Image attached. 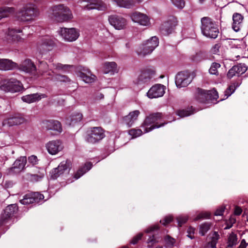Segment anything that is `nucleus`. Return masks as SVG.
Instances as JSON below:
<instances>
[{"instance_id": "f704fd0d", "label": "nucleus", "mask_w": 248, "mask_h": 248, "mask_svg": "<svg viewBox=\"0 0 248 248\" xmlns=\"http://www.w3.org/2000/svg\"><path fill=\"white\" fill-rule=\"evenodd\" d=\"M54 68L59 72H66L69 70L71 67L70 65L62 64L60 63H53Z\"/></svg>"}, {"instance_id": "39448f33", "label": "nucleus", "mask_w": 248, "mask_h": 248, "mask_svg": "<svg viewBox=\"0 0 248 248\" xmlns=\"http://www.w3.org/2000/svg\"><path fill=\"white\" fill-rule=\"evenodd\" d=\"M19 16H21V20L28 21L33 19L39 15V11L35 5L27 4L20 12Z\"/></svg>"}, {"instance_id": "7ed1b4c3", "label": "nucleus", "mask_w": 248, "mask_h": 248, "mask_svg": "<svg viewBox=\"0 0 248 248\" xmlns=\"http://www.w3.org/2000/svg\"><path fill=\"white\" fill-rule=\"evenodd\" d=\"M52 15L54 19L60 22L67 21L73 18L70 9L63 5L54 6L52 8Z\"/></svg>"}, {"instance_id": "f03ea898", "label": "nucleus", "mask_w": 248, "mask_h": 248, "mask_svg": "<svg viewBox=\"0 0 248 248\" xmlns=\"http://www.w3.org/2000/svg\"><path fill=\"white\" fill-rule=\"evenodd\" d=\"M162 118L161 113H152L147 116L142 124V127L144 128V132L148 133L152 130L164 126L166 123L158 124Z\"/></svg>"}, {"instance_id": "473e14b6", "label": "nucleus", "mask_w": 248, "mask_h": 248, "mask_svg": "<svg viewBox=\"0 0 248 248\" xmlns=\"http://www.w3.org/2000/svg\"><path fill=\"white\" fill-rule=\"evenodd\" d=\"M15 9L13 7H4L0 8V20L9 16L14 14Z\"/></svg>"}, {"instance_id": "2eb2a0df", "label": "nucleus", "mask_w": 248, "mask_h": 248, "mask_svg": "<svg viewBox=\"0 0 248 248\" xmlns=\"http://www.w3.org/2000/svg\"><path fill=\"white\" fill-rule=\"evenodd\" d=\"M46 146L47 152L51 155H57L63 148L62 142L59 140L50 141L46 143Z\"/></svg>"}, {"instance_id": "393cba45", "label": "nucleus", "mask_w": 248, "mask_h": 248, "mask_svg": "<svg viewBox=\"0 0 248 248\" xmlns=\"http://www.w3.org/2000/svg\"><path fill=\"white\" fill-rule=\"evenodd\" d=\"M18 65L16 62L8 59H0V70L9 71L16 69Z\"/></svg>"}, {"instance_id": "4be33fe9", "label": "nucleus", "mask_w": 248, "mask_h": 248, "mask_svg": "<svg viewBox=\"0 0 248 248\" xmlns=\"http://www.w3.org/2000/svg\"><path fill=\"white\" fill-rule=\"evenodd\" d=\"M78 75L82 80L87 83H93L97 79L96 77L88 69H82L78 72Z\"/></svg>"}, {"instance_id": "5fc2aeb1", "label": "nucleus", "mask_w": 248, "mask_h": 248, "mask_svg": "<svg viewBox=\"0 0 248 248\" xmlns=\"http://www.w3.org/2000/svg\"><path fill=\"white\" fill-rule=\"evenodd\" d=\"M50 174L51 178L53 179H56L61 175L59 173L57 168H55L52 170L50 172Z\"/></svg>"}, {"instance_id": "e433bc0d", "label": "nucleus", "mask_w": 248, "mask_h": 248, "mask_svg": "<svg viewBox=\"0 0 248 248\" xmlns=\"http://www.w3.org/2000/svg\"><path fill=\"white\" fill-rule=\"evenodd\" d=\"M234 67L239 76L245 73L248 69L247 66L244 63H239L234 65Z\"/></svg>"}, {"instance_id": "e2e57ef3", "label": "nucleus", "mask_w": 248, "mask_h": 248, "mask_svg": "<svg viewBox=\"0 0 248 248\" xmlns=\"http://www.w3.org/2000/svg\"><path fill=\"white\" fill-rule=\"evenodd\" d=\"M92 167V164L90 162H87L85 164L84 166L82 167L84 171H86V172L89 170Z\"/></svg>"}, {"instance_id": "37998d69", "label": "nucleus", "mask_w": 248, "mask_h": 248, "mask_svg": "<svg viewBox=\"0 0 248 248\" xmlns=\"http://www.w3.org/2000/svg\"><path fill=\"white\" fill-rule=\"evenodd\" d=\"M54 81L56 82H68L69 80L68 78L64 75H56L52 79Z\"/></svg>"}, {"instance_id": "f3484780", "label": "nucleus", "mask_w": 248, "mask_h": 248, "mask_svg": "<svg viewBox=\"0 0 248 248\" xmlns=\"http://www.w3.org/2000/svg\"><path fill=\"white\" fill-rule=\"evenodd\" d=\"M54 46L53 41L49 38L45 37L40 39L37 44L38 50L44 54L47 51L51 50V47Z\"/></svg>"}, {"instance_id": "aec40b11", "label": "nucleus", "mask_w": 248, "mask_h": 248, "mask_svg": "<svg viewBox=\"0 0 248 248\" xmlns=\"http://www.w3.org/2000/svg\"><path fill=\"white\" fill-rule=\"evenodd\" d=\"M43 128L48 131H53L58 133L62 131L61 123L56 120H47L43 123Z\"/></svg>"}, {"instance_id": "4468645a", "label": "nucleus", "mask_w": 248, "mask_h": 248, "mask_svg": "<svg viewBox=\"0 0 248 248\" xmlns=\"http://www.w3.org/2000/svg\"><path fill=\"white\" fill-rule=\"evenodd\" d=\"M44 198L43 195L39 192H33L26 194L23 199L20 201L22 204L27 205L33 203H38Z\"/></svg>"}, {"instance_id": "c03bdc74", "label": "nucleus", "mask_w": 248, "mask_h": 248, "mask_svg": "<svg viewBox=\"0 0 248 248\" xmlns=\"http://www.w3.org/2000/svg\"><path fill=\"white\" fill-rule=\"evenodd\" d=\"M82 119V115L80 113H77L72 116L71 123L72 124H75L78 122L81 121Z\"/></svg>"}, {"instance_id": "b1692460", "label": "nucleus", "mask_w": 248, "mask_h": 248, "mask_svg": "<svg viewBox=\"0 0 248 248\" xmlns=\"http://www.w3.org/2000/svg\"><path fill=\"white\" fill-rule=\"evenodd\" d=\"M140 112L139 110H136L129 113L128 115L123 118L124 124L130 127L138 120V118Z\"/></svg>"}, {"instance_id": "f257e3e1", "label": "nucleus", "mask_w": 248, "mask_h": 248, "mask_svg": "<svg viewBox=\"0 0 248 248\" xmlns=\"http://www.w3.org/2000/svg\"><path fill=\"white\" fill-rule=\"evenodd\" d=\"M201 21V28L202 34L209 38H217L219 33V30L215 21L209 17L202 18Z\"/></svg>"}, {"instance_id": "ddd939ff", "label": "nucleus", "mask_w": 248, "mask_h": 248, "mask_svg": "<svg viewBox=\"0 0 248 248\" xmlns=\"http://www.w3.org/2000/svg\"><path fill=\"white\" fill-rule=\"evenodd\" d=\"M22 32L21 29H9L6 33V40L8 42H23L25 38L17 34Z\"/></svg>"}, {"instance_id": "3c124183", "label": "nucleus", "mask_w": 248, "mask_h": 248, "mask_svg": "<svg viewBox=\"0 0 248 248\" xmlns=\"http://www.w3.org/2000/svg\"><path fill=\"white\" fill-rule=\"evenodd\" d=\"M147 243L148 244V248H150L152 247L154 244L157 243V241L156 240L155 236L153 235L149 237L147 241Z\"/></svg>"}, {"instance_id": "20e7f679", "label": "nucleus", "mask_w": 248, "mask_h": 248, "mask_svg": "<svg viewBox=\"0 0 248 248\" xmlns=\"http://www.w3.org/2000/svg\"><path fill=\"white\" fill-rule=\"evenodd\" d=\"M18 207L16 204L7 206L2 212L0 217V225L10 226L14 222V215L17 212Z\"/></svg>"}, {"instance_id": "680f3d73", "label": "nucleus", "mask_w": 248, "mask_h": 248, "mask_svg": "<svg viewBox=\"0 0 248 248\" xmlns=\"http://www.w3.org/2000/svg\"><path fill=\"white\" fill-rule=\"evenodd\" d=\"M225 207L224 206H221L218 208L215 212V216H222L224 212Z\"/></svg>"}, {"instance_id": "79ce46f5", "label": "nucleus", "mask_w": 248, "mask_h": 248, "mask_svg": "<svg viewBox=\"0 0 248 248\" xmlns=\"http://www.w3.org/2000/svg\"><path fill=\"white\" fill-rule=\"evenodd\" d=\"M165 246L168 247H173L176 243V240L170 235H166L164 237Z\"/></svg>"}, {"instance_id": "0eeeda50", "label": "nucleus", "mask_w": 248, "mask_h": 248, "mask_svg": "<svg viewBox=\"0 0 248 248\" xmlns=\"http://www.w3.org/2000/svg\"><path fill=\"white\" fill-rule=\"evenodd\" d=\"M104 130L101 127H93L90 129V133L87 135L86 141L91 144H94L105 137Z\"/></svg>"}, {"instance_id": "2f4dec72", "label": "nucleus", "mask_w": 248, "mask_h": 248, "mask_svg": "<svg viewBox=\"0 0 248 248\" xmlns=\"http://www.w3.org/2000/svg\"><path fill=\"white\" fill-rule=\"evenodd\" d=\"M104 71L106 74L111 73L114 74L117 72V64L115 62H107L104 64Z\"/></svg>"}, {"instance_id": "ea45409f", "label": "nucleus", "mask_w": 248, "mask_h": 248, "mask_svg": "<svg viewBox=\"0 0 248 248\" xmlns=\"http://www.w3.org/2000/svg\"><path fill=\"white\" fill-rule=\"evenodd\" d=\"M220 66L221 65L219 63H212L209 70V73L212 75H218V69L219 68Z\"/></svg>"}, {"instance_id": "6e6d98bb", "label": "nucleus", "mask_w": 248, "mask_h": 248, "mask_svg": "<svg viewBox=\"0 0 248 248\" xmlns=\"http://www.w3.org/2000/svg\"><path fill=\"white\" fill-rule=\"evenodd\" d=\"M236 219L235 218L231 216L229 219V220L227 221V226L225 227V229H228L231 228L232 225L235 222Z\"/></svg>"}, {"instance_id": "cd10ccee", "label": "nucleus", "mask_w": 248, "mask_h": 248, "mask_svg": "<svg viewBox=\"0 0 248 248\" xmlns=\"http://www.w3.org/2000/svg\"><path fill=\"white\" fill-rule=\"evenodd\" d=\"M46 97V95L45 94L33 93L23 96L22 97V100L25 102L31 103L38 101L41 98H45Z\"/></svg>"}, {"instance_id": "4c0bfd02", "label": "nucleus", "mask_w": 248, "mask_h": 248, "mask_svg": "<svg viewBox=\"0 0 248 248\" xmlns=\"http://www.w3.org/2000/svg\"><path fill=\"white\" fill-rule=\"evenodd\" d=\"M238 86V84L237 83H233L230 85L229 87L225 91V95L226 96V98H228L233 93H234V92L235 91V90Z\"/></svg>"}, {"instance_id": "a19ab883", "label": "nucleus", "mask_w": 248, "mask_h": 248, "mask_svg": "<svg viewBox=\"0 0 248 248\" xmlns=\"http://www.w3.org/2000/svg\"><path fill=\"white\" fill-rule=\"evenodd\" d=\"M128 134L132 139H134L141 136L143 132L140 129L133 128L129 130Z\"/></svg>"}, {"instance_id": "9b49d317", "label": "nucleus", "mask_w": 248, "mask_h": 248, "mask_svg": "<svg viewBox=\"0 0 248 248\" xmlns=\"http://www.w3.org/2000/svg\"><path fill=\"white\" fill-rule=\"evenodd\" d=\"M192 80L190 74L187 72H181L177 74L175 78V83L177 87L187 86Z\"/></svg>"}, {"instance_id": "412c9836", "label": "nucleus", "mask_w": 248, "mask_h": 248, "mask_svg": "<svg viewBox=\"0 0 248 248\" xmlns=\"http://www.w3.org/2000/svg\"><path fill=\"white\" fill-rule=\"evenodd\" d=\"M16 69L26 73H31L36 71V67L30 59H27L18 65Z\"/></svg>"}, {"instance_id": "13d9d810", "label": "nucleus", "mask_w": 248, "mask_h": 248, "mask_svg": "<svg viewBox=\"0 0 248 248\" xmlns=\"http://www.w3.org/2000/svg\"><path fill=\"white\" fill-rule=\"evenodd\" d=\"M195 228L191 227H190L189 228H188V229H187V232L188 233V234L187 235V237H188L189 238H190L191 239H194V234L195 233Z\"/></svg>"}, {"instance_id": "052dcab7", "label": "nucleus", "mask_w": 248, "mask_h": 248, "mask_svg": "<svg viewBox=\"0 0 248 248\" xmlns=\"http://www.w3.org/2000/svg\"><path fill=\"white\" fill-rule=\"evenodd\" d=\"M29 162L32 165H35L38 163V159L36 156L32 155L28 157Z\"/></svg>"}, {"instance_id": "9d476101", "label": "nucleus", "mask_w": 248, "mask_h": 248, "mask_svg": "<svg viewBox=\"0 0 248 248\" xmlns=\"http://www.w3.org/2000/svg\"><path fill=\"white\" fill-rule=\"evenodd\" d=\"M196 97L199 102H204L207 99L217 100L218 98L217 91L215 89L210 91L198 88L196 90Z\"/></svg>"}, {"instance_id": "c9c22d12", "label": "nucleus", "mask_w": 248, "mask_h": 248, "mask_svg": "<svg viewBox=\"0 0 248 248\" xmlns=\"http://www.w3.org/2000/svg\"><path fill=\"white\" fill-rule=\"evenodd\" d=\"M237 243V237L236 234L233 232L231 233L228 238V246L232 247Z\"/></svg>"}, {"instance_id": "09e8293b", "label": "nucleus", "mask_w": 248, "mask_h": 248, "mask_svg": "<svg viewBox=\"0 0 248 248\" xmlns=\"http://www.w3.org/2000/svg\"><path fill=\"white\" fill-rule=\"evenodd\" d=\"M85 173H86V171H84L83 169L81 168L74 173L73 177L75 180H77L81 176H82Z\"/></svg>"}, {"instance_id": "69168bd1", "label": "nucleus", "mask_w": 248, "mask_h": 248, "mask_svg": "<svg viewBox=\"0 0 248 248\" xmlns=\"http://www.w3.org/2000/svg\"><path fill=\"white\" fill-rule=\"evenodd\" d=\"M242 210L240 207L237 206L235 207L234 211V214L235 215L239 216L242 213Z\"/></svg>"}, {"instance_id": "a18cd8bd", "label": "nucleus", "mask_w": 248, "mask_h": 248, "mask_svg": "<svg viewBox=\"0 0 248 248\" xmlns=\"http://www.w3.org/2000/svg\"><path fill=\"white\" fill-rule=\"evenodd\" d=\"M234 76H239L237 73V72L234 67L232 66L228 71L227 77L228 78L231 79Z\"/></svg>"}, {"instance_id": "f8f14e48", "label": "nucleus", "mask_w": 248, "mask_h": 248, "mask_svg": "<svg viewBox=\"0 0 248 248\" xmlns=\"http://www.w3.org/2000/svg\"><path fill=\"white\" fill-rule=\"evenodd\" d=\"M26 163L27 158L25 156L18 157L15 160L13 166L9 169V173L14 174L20 172L25 169Z\"/></svg>"}, {"instance_id": "72a5a7b5", "label": "nucleus", "mask_w": 248, "mask_h": 248, "mask_svg": "<svg viewBox=\"0 0 248 248\" xmlns=\"http://www.w3.org/2000/svg\"><path fill=\"white\" fill-rule=\"evenodd\" d=\"M219 235L217 232H215L211 237V241L208 243V248H216V245L219 239Z\"/></svg>"}, {"instance_id": "bb28decb", "label": "nucleus", "mask_w": 248, "mask_h": 248, "mask_svg": "<svg viewBox=\"0 0 248 248\" xmlns=\"http://www.w3.org/2000/svg\"><path fill=\"white\" fill-rule=\"evenodd\" d=\"M90 3L91 7H88L87 9H96L98 10H104L107 9V5L101 0H81Z\"/></svg>"}, {"instance_id": "dca6fc26", "label": "nucleus", "mask_w": 248, "mask_h": 248, "mask_svg": "<svg viewBox=\"0 0 248 248\" xmlns=\"http://www.w3.org/2000/svg\"><path fill=\"white\" fill-rule=\"evenodd\" d=\"M165 92V87L161 84H155L153 86L147 93L150 98H158L162 96Z\"/></svg>"}, {"instance_id": "bf43d9fd", "label": "nucleus", "mask_w": 248, "mask_h": 248, "mask_svg": "<svg viewBox=\"0 0 248 248\" xmlns=\"http://www.w3.org/2000/svg\"><path fill=\"white\" fill-rule=\"evenodd\" d=\"M158 229L159 227L157 225H154L146 229L145 231V232L146 233H150L152 232L157 230Z\"/></svg>"}, {"instance_id": "49530a36", "label": "nucleus", "mask_w": 248, "mask_h": 248, "mask_svg": "<svg viewBox=\"0 0 248 248\" xmlns=\"http://www.w3.org/2000/svg\"><path fill=\"white\" fill-rule=\"evenodd\" d=\"M171 2L176 7L182 9L185 6V1L184 0H170Z\"/></svg>"}, {"instance_id": "7c9ffc66", "label": "nucleus", "mask_w": 248, "mask_h": 248, "mask_svg": "<svg viewBox=\"0 0 248 248\" xmlns=\"http://www.w3.org/2000/svg\"><path fill=\"white\" fill-rule=\"evenodd\" d=\"M72 168V162L69 160L62 161L57 167L60 175H62L67 170H70Z\"/></svg>"}, {"instance_id": "c85d7f7f", "label": "nucleus", "mask_w": 248, "mask_h": 248, "mask_svg": "<svg viewBox=\"0 0 248 248\" xmlns=\"http://www.w3.org/2000/svg\"><path fill=\"white\" fill-rule=\"evenodd\" d=\"M25 122L24 118L19 116L9 118L4 121V124L9 126L19 125Z\"/></svg>"}, {"instance_id": "603ef678", "label": "nucleus", "mask_w": 248, "mask_h": 248, "mask_svg": "<svg viewBox=\"0 0 248 248\" xmlns=\"http://www.w3.org/2000/svg\"><path fill=\"white\" fill-rule=\"evenodd\" d=\"M143 236L142 233H139L135 236L131 240L130 243L133 245L136 244L139 240H140Z\"/></svg>"}, {"instance_id": "774afa93", "label": "nucleus", "mask_w": 248, "mask_h": 248, "mask_svg": "<svg viewBox=\"0 0 248 248\" xmlns=\"http://www.w3.org/2000/svg\"><path fill=\"white\" fill-rule=\"evenodd\" d=\"M104 98V95L103 94L100 93L98 95L96 96L95 98L96 99H103Z\"/></svg>"}, {"instance_id": "6ab92c4d", "label": "nucleus", "mask_w": 248, "mask_h": 248, "mask_svg": "<svg viewBox=\"0 0 248 248\" xmlns=\"http://www.w3.org/2000/svg\"><path fill=\"white\" fill-rule=\"evenodd\" d=\"M132 20L142 26H148L150 24V18L145 14L135 12L131 15Z\"/></svg>"}, {"instance_id": "0e129e2a", "label": "nucleus", "mask_w": 248, "mask_h": 248, "mask_svg": "<svg viewBox=\"0 0 248 248\" xmlns=\"http://www.w3.org/2000/svg\"><path fill=\"white\" fill-rule=\"evenodd\" d=\"M44 177V174L37 175V174H31V179L32 180L38 181Z\"/></svg>"}, {"instance_id": "8fccbe9b", "label": "nucleus", "mask_w": 248, "mask_h": 248, "mask_svg": "<svg viewBox=\"0 0 248 248\" xmlns=\"http://www.w3.org/2000/svg\"><path fill=\"white\" fill-rule=\"evenodd\" d=\"M210 213L208 212H202L200 213L194 219L195 220H198L200 219H206L210 217Z\"/></svg>"}, {"instance_id": "864d4df0", "label": "nucleus", "mask_w": 248, "mask_h": 248, "mask_svg": "<svg viewBox=\"0 0 248 248\" xmlns=\"http://www.w3.org/2000/svg\"><path fill=\"white\" fill-rule=\"evenodd\" d=\"M188 219L187 216H179L177 218L178 225L181 226L183 224L185 223Z\"/></svg>"}, {"instance_id": "de8ad7c7", "label": "nucleus", "mask_w": 248, "mask_h": 248, "mask_svg": "<svg viewBox=\"0 0 248 248\" xmlns=\"http://www.w3.org/2000/svg\"><path fill=\"white\" fill-rule=\"evenodd\" d=\"M173 219V217L171 215L166 216L162 220L160 221L163 225L166 226L169 223H170Z\"/></svg>"}, {"instance_id": "c756f323", "label": "nucleus", "mask_w": 248, "mask_h": 248, "mask_svg": "<svg viewBox=\"0 0 248 248\" xmlns=\"http://www.w3.org/2000/svg\"><path fill=\"white\" fill-rule=\"evenodd\" d=\"M113 2H115L116 4L121 7L125 8L130 9L133 7L135 4V2L134 0H112Z\"/></svg>"}, {"instance_id": "6e6552de", "label": "nucleus", "mask_w": 248, "mask_h": 248, "mask_svg": "<svg viewBox=\"0 0 248 248\" xmlns=\"http://www.w3.org/2000/svg\"><path fill=\"white\" fill-rule=\"evenodd\" d=\"M59 33L62 38L67 42L75 41L79 36V31L75 28H62L59 31Z\"/></svg>"}, {"instance_id": "5701e85b", "label": "nucleus", "mask_w": 248, "mask_h": 248, "mask_svg": "<svg viewBox=\"0 0 248 248\" xmlns=\"http://www.w3.org/2000/svg\"><path fill=\"white\" fill-rule=\"evenodd\" d=\"M177 21L174 17H171L165 21L161 26V30L165 34L170 33L177 25Z\"/></svg>"}, {"instance_id": "58836bf2", "label": "nucleus", "mask_w": 248, "mask_h": 248, "mask_svg": "<svg viewBox=\"0 0 248 248\" xmlns=\"http://www.w3.org/2000/svg\"><path fill=\"white\" fill-rule=\"evenodd\" d=\"M211 224L210 223H204L202 224L200 227L199 233L202 235H204L205 234L210 230Z\"/></svg>"}, {"instance_id": "1a4fd4ad", "label": "nucleus", "mask_w": 248, "mask_h": 248, "mask_svg": "<svg viewBox=\"0 0 248 248\" xmlns=\"http://www.w3.org/2000/svg\"><path fill=\"white\" fill-rule=\"evenodd\" d=\"M23 88L22 83L16 78H11L5 81L0 86V89L4 92H17Z\"/></svg>"}, {"instance_id": "423d86ee", "label": "nucleus", "mask_w": 248, "mask_h": 248, "mask_svg": "<svg viewBox=\"0 0 248 248\" xmlns=\"http://www.w3.org/2000/svg\"><path fill=\"white\" fill-rule=\"evenodd\" d=\"M159 41L158 38L154 36L147 40L139 47L138 54L142 56L151 53L158 46Z\"/></svg>"}, {"instance_id": "4d7b16f0", "label": "nucleus", "mask_w": 248, "mask_h": 248, "mask_svg": "<svg viewBox=\"0 0 248 248\" xmlns=\"http://www.w3.org/2000/svg\"><path fill=\"white\" fill-rule=\"evenodd\" d=\"M177 114L181 117H185L190 115L191 113L186 110H180L177 111Z\"/></svg>"}, {"instance_id": "338daca9", "label": "nucleus", "mask_w": 248, "mask_h": 248, "mask_svg": "<svg viewBox=\"0 0 248 248\" xmlns=\"http://www.w3.org/2000/svg\"><path fill=\"white\" fill-rule=\"evenodd\" d=\"M248 246V243H246L245 239L242 240L238 248H246Z\"/></svg>"}, {"instance_id": "a211bd4d", "label": "nucleus", "mask_w": 248, "mask_h": 248, "mask_svg": "<svg viewBox=\"0 0 248 248\" xmlns=\"http://www.w3.org/2000/svg\"><path fill=\"white\" fill-rule=\"evenodd\" d=\"M110 24L118 30L124 29L127 25L126 20L119 16H112L108 19Z\"/></svg>"}, {"instance_id": "a878e982", "label": "nucleus", "mask_w": 248, "mask_h": 248, "mask_svg": "<svg viewBox=\"0 0 248 248\" xmlns=\"http://www.w3.org/2000/svg\"><path fill=\"white\" fill-rule=\"evenodd\" d=\"M232 28L235 32L239 31L242 28L243 16L239 13H234L232 16Z\"/></svg>"}]
</instances>
